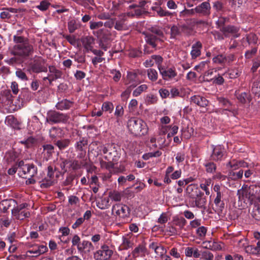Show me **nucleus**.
<instances>
[{
  "mask_svg": "<svg viewBox=\"0 0 260 260\" xmlns=\"http://www.w3.org/2000/svg\"><path fill=\"white\" fill-rule=\"evenodd\" d=\"M70 143L69 139H65L57 140L54 142V144L57 146L59 149L61 150L69 146Z\"/></svg>",
  "mask_w": 260,
  "mask_h": 260,
  "instance_id": "58836bf2",
  "label": "nucleus"
},
{
  "mask_svg": "<svg viewBox=\"0 0 260 260\" xmlns=\"http://www.w3.org/2000/svg\"><path fill=\"white\" fill-rule=\"evenodd\" d=\"M101 167L108 170L110 173H112L114 169V164L111 161L106 162L104 160L100 161Z\"/></svg>",
  "mask_w": 260,
  "mask_h": 260,
  "instance_id": "c03bdc74",
  "label": "nucleus"
},
{
  "mask_svg": "<svg viewBox=\"0 0 260 260\" xmlns=\"http://www.w3.org/2000/svg\"><path fill=\"white\" fill-rule=\"evenodd\" d=\"M210 183V180H206L204 182H202L200 184V187L205 191L207 195H209L210 194L208 186H209Z\"/></svg>",
  "mask_w": 260,
  "mask_h": 260,
  "instance_id": "4d7b16f0",
  "label": "nucleus"
},
{
  "mask_svg": "<svg viewBox=\"0 0 260 260\" xmlns=\"http://www.w3.org/2000/svg\"><path fill=\"white\" fill-rule=\"evenodd\" d=\"M47 247L45 245H36L33 247L32 249L27 250L26 254L28 256H29V254H34V255L32 256L37 257L44 253L47 251Z\"/></svg>",
  "mask_w": 260,
  "mask_h": 260,
  "instance_id": "412c9836",
  "label": "nucleus"
},
{
  "mask_svg": "<svg viewBox=\"0 0 260 260\" xmlns=\"http://www.w3.org/2000/svg\"><path fill=\"white\" fill-rule=\"evenodd\" d=\"M57 170L56 167L50 165L47 168V177L43 179L41 184L42 188H48L54 183V172Z\"/></svg>",
  "mask_w": 260,
  "mask_h": 260,
  "instance_id": "1a4fd4ad",
  "label": "nucleus"
},
{
  "mask_svg": "<svg viewBox=\"0 0 260 260\" xmlns=\"http://www.w3.org/2000/svg\"><path fill=\"white\" fill-rule=\"evenodd\" d=\"M109 199L104 198L101 202L97 203V207L102 210L108 209L110 207Z\"/></svg>",
  "mask_w": 260,
  "mask_h": 260,
  "instance_id": "49530a36",
  "label": "nucleus"
},
{
  "mask_svg": "<svg viewBox=\"0 0 260 260\" xmlns=\"http://www.w3.org/2000/svg\"><path fill=\"white\" fill-rule=\"evenodd\" d=\"M189 204L192 207H197L199 208H203L205 207L206 204V198L204 196V194L202 191L200 193L197 194V196H194V198H191L190 199Z\"/></svg>",
  "mask_w": 260,
  "mask_h": 260,
  "instance_id": "9d476101",
  "label": "nucleus"
},
{
  "mask_svg": "<svg viewBox=\"0 0 260 260\" xmlns=\"http://www.w3.org/2000/svg\"><path fill=\"white\" fill-rule=\"evenodd\" d=\"M145 35V40L146 43L151 46L153 48H155L159 42H162L160 39L155 37L153 34H150V32H144Z\"/></svg>",
  "mask_w": 260,
  "mask_h": 260,
  "instance_id": "6ab92c4d",
  "label": "nucleus"
},
{
  "mask_svg": "<svg viewBox=\"0 0 260 260\" xmlns=\"http://www.w3.org/2000/svg\"><path fill=\"white\" fill-rule=\"evenodd\" d=\"M28 206L27 203H22L19 205L17 204L16 206L12 209V216L18 220H23L30 216V213L26 209V207Z\"/></svg>",
  "mask_w": 260,
  "mask_h": 260,
  "instance_id": "39448f33",
  "label": "nucleus"
},
{
  "mask_svg": "<svg viewBox=\"0 0 260 260\" xmlns=\"http://www.w3.org/2000/svg\"><path fill=\"white\" fill-rule=\"evenodd\" d=\"M73 103L67 99L63 100L58 102L56 105V108L59 110L69 109L72 106Z\"/></svg>",
  "mask_w": 260,
  "mask_h": 260,
  "instance_id": "473e14b6",
  "label": "nucleus"
},
{
  "mask_svg": "<svg viewBox=\"0 0 260 260\" xmlns=\"http://www.w3.org/2000/svg\"><path fill=\"white\" fill-rule=\"evenodd\" d=\"M222 194L221 192L217 193L216 197L214 200V203L216 206L218 208V210L220 211H222L224 208V204L222 201H221Z\"/></svg>",
  "mask_w": 260,
  "mask_h": 260,
  "instance_id": "4c0bfd02",
  "label": "nucleus"
},
{
  "mask_svg": "<svg viewBox=\"0 0 260 260\" xmlns=\"http://www.w3.org/2000/svg\"><path fill=\"white\" fill-rule=\"evenodd\" d=\"M191 102L201 107H206L208 105L209 101L205 98L199 95H195L191 97Z\"/></svg>",
  "mask_w": 260,
  "mask_h": 260,
  "instance_id": "393cba45",
  "label": "nucleus"
},
{
  "mask_svg": "<svg viewBox=\"0 0 260 260\" xmlns=\"http://www.w3.org/2000/svg\"><path fill=\"white\" fill-rule=\"evenodd\" d=\"M49 72L51 81H54L57 79L60 78L62 75V72L57 69L54 66L49 67Z\"/></svg>",
  "mask_w": 260,
  "mask_h": 260,
  "instance_id": "c756f323",
  "label": "nucleus"
},
{
  "mask_svg": "<svg viewBox=\"0 0 260 260\" xmlns=\"http://www.w3.org/2000/svg\"><path fill=\"white\" fill-rule=\"evenodd\" d=\"M87 145V141L84 138L77 142L76 144L75 147L77 150L82 151L84 150L83 147Z\"/></svg>",
  "mask_w": 260,
  "mask_h": 260,
  "instance_id": "5fc2aeb1",
  "label": "nucleus"
},
{
  "mask_svg": "<svg viewBox=\"0 0 260 260\" xmlns=\"http://www.w3.org/2000/svg\"><path fill=\"white\" fill-rule=\"evenodd\" d=\"M93 34L100 40L107 38L109 31L106 28H101L97 30L93 31Z\"/></svg>",
  "mask_w": 260,
  "mask_h": 260,
  "instance_id": "72a5a7b5",
  "label": "nucleus"
},
{
  "mask_svg": "<svg viewBox=\"0 0 260 260\" xmlns=\"http://www.w3.org/2000/svg\"><path fill=\"white\" fill-rule=\"evenodd\" d=\"M239 27L232 25H228L220 29V30L223 33L225 37H228L230 35H232L234 38H238L240 36V34L239 33Z\"/></svg>",
  "mask_w": 260,
  "mask_h": 260,
  "instance_id": "ddd939ff",
  "label": "nucleus"
},
{
  "mask_svg": "<svg viewBox=\"0 0 260 260\" xmlns=\"http://www.w3.org/2000/svg\"><path fill=\"white\" fill-rule=\"evenodd\" d=\"M230 20V19L227 17H220L219 18L218 21L216 22V24H217L218 26L220 29L223 27L226 26V25H225V23L226 22H229Z\"/></svg>",
  "mask_w": 260,
  "mask_h": 260,
  "instance_id": "69168bd1",
  "label": "nucleus"
},
{
  "mask_svg": "<svg viewBox=\"0 0 260 260\" xmlns=\"http://www.w3.org/2000/svg\"><path fill=\"white\" fill-rule=\"evenodd\" d=\"M152 10L156 11L159 17L171 16L172 13L168 11L164 10L161 7H152Z\"/></svg>",
  "mask_w": 260,
  "mask_h": 260,
  "instance_id": "e433bc0d",
  "label": "nucleus"
},
{
  "mask_svg": "<svg viewBox=\"0 0 260 260\" xmlns=\"http://www.w3.org/2000/svg\"><path fill=\"white\" fill-rule=\"evenodd\" d=\"M18 167L21 170L23 174L27 177H34L38 173L37 167L33 164H25L23 160L18 162Z\"/></svg>",
  "mask_w": 260,
  "mask_h": 260,
  "instance_id": "423d86ee",
  "label": "nucleus"
},
{
  "mask_svg": "<svg viewBox=\"0 0 260 260\" xmlns=\"http://www.w3.org/2000/svg\"><path fill=\"white\" fill-rule=\"evenodd\" d=\"M16 76L22 81H27L28 78L26 76L25 73H24L21 69H18L16 71Z\"/></svg>",
  "mask_w": 260,
  "mask_h": 260,
  "instance_id": "052dcab7",
  "label": "nucleus"
},
{
  "mask_svg": "<svg viewBox=\"0 0 260 260\" xmlns=\"http://www.w3.org/2000/svg\"><path fill=\"white\" fill-rule=\"evenodd\" d=\"M6 121L8 124L10 125L13 127L15 128L18 125L17 119L12 115L7 116Z\"/></svg>",
  "mask_w": 260,
  "mask_h": 260,
  "instance_id": "603ef678",
  "label": "nucleus"
},
{
  "mask_svg": "<svg viewBox=\"0 0 260 260\" xmlns=\"http://www.w3.org/2000/svg\"><path fill=\"white\" fill-rule=\"evenodd\" d=\"M81 41L86 52L90 51L93 48L95 39L92 36H87L81 38Z\"/></svg>",
  "mask_w": 260,
  "mask_h": 260,
  "instance_id": "a211bd4d",
  "label": "nucleus"
},
{
  "mask_svg": "<svg viewBox=\"0 0 260 260\" xmlns=\"http://www.w3.org/2000/svg\"><path fill=\"white\" fill-rule=\"evenodd\" d=\"M226 61V58L223 54H219L213 58L214 63L222 64Z\"/></svg>",
  "mask_w": 260,
  "mask_h": 260,
  "instance_id": "3c124183",
  "label": "nucleus"
},
{
  "mask_svg": "<svg viewBox=\"0 0 260 260\" xmlns=\"http://www.w3.org/2000/svg\"><path fill=\"white\" fill-rule=\"evenodd\" d=\"M118 17L119 19L115 20L114 22V28L118 31L126 29L127 25L125 22L127 18H124V15H119Z\"/></svg>",
  "mask_w": 260,
  "mask_h": 260,
  "instance_id": "4be33fe9",
  "label": "nucleus"
},
{
  "mask_svg": "<svg viewBox=\"0 0 260 260\" xmlns=\"http://www.w3.org/2000/svg\"><path fill=\"white\" fill-rule=\"evenodd\" d=\"M16 154L15 153L11 152L7 153L5 156V158L8 164L16 160Z\"/></svg>",
  "mask_w": 260,
  "mask_h": 260,
  "instance_id": "864d4df0",
  "label": "nucleus"
},
{
  "mask_svg": "<svg viewBox=\"0 0 260 260\" xmlns=\"http://www.w3.org/2000/svg\"><path fill=\"white\" fill-rule=\"evenodd\" d=\"M147 32H150V34H153L155 37H157L163 41L164 34L162 29L157 26H153L148 28Z\"/></svg>",
  "mask_w": 260,
  "mask_h": 260,
  "instance_id": "7c9ffc66",
  "label": "nucleus"
},
{
  "mask_svg": "<svg viewBox=\"0 0 260 260\" xmlns=\"http://www.w3.org/2000/svg\"><path fill=\"white\" fill-rule=\"evenodd\" d=\"M63 135L62 129L58 127H52L49 131V136L54 142L57 138H61Z\"/></svg>",
  "mask_w": 260,
  "mask_h": 260,
  "instance_id": "a878e982",
  "label": "nucleus"
},
{
  "mask_svg": "<svg viewBox=\"0 0 260 260\" xmlns=\"http://www.w3.org/2000/svg\"><path fill=\"white\" fill-rule=\"evenodd\" d=\"M86 162H84V160H83L80 162H79L78 160H69L68 167L69 168H71L73 170H76L79 169L81 167V166H85L86 165Z\"/></svg>",
  "mask_w": 260,
  "mask_h": 260,
  "instance_id": "f704fd0d",
  "label": "nucleus"
},
{
  "mask_svg": "<svg viewBox=\"0 0 260 260\" xmlns=\"http://www.w3.org/2000/svg\"><path fill=\"white\" fill-rule=\"evenodd\" d=\"M102 109L103 111L111 113L114 109V105L111 102H105L102 105Z\"/></svg>",
  "mask_w": 260,
  "mask_h": 260,
  "instance_id": "a18cd8bd",
  "label": "nucleus"
},
{
  "mask_svg": "<svg viewBox=\"0 0 260 260\" xmlns=\"http://www.w3.org/2000/svg\"><path fill=\"white\" fill-rule=\"evenodd\" d=\"M78 28V25L74 20H72L68 23V29L70 33H73Z\"/></svg>",
  "mask_w": 260,
  "mask_h": 260,
  "instance_id": "338daca9",
  "label": "nucleus"
},
{
  "mask_svg": "<svg viewBox=\"0 0 260 260\" xmlns=\"http://www.w3.org/2000/svg\"><path fill=\"white\" fill-rule=\"evenodd\" d=\"M19 32L17 35L13 36L15 45L11 49L10 53L20 58L26 59L34 53V47L27 38L19 36Z\"/></svg>",
  "mask_w": 260,
  "mask_h": 260,
  "instance_id": "f257e3e1",
  "label": "nucleus"
},
{
  "mask_svg": "<svg viewBox=\"0 0 260 260\" xmlns=\"http://www.w3.org/2000/svg\"><path fill=\"white\" fill-rule=\"evenodd\" d=\"M182 137L186 139H189L193 133L192 127H189L187 126L186 128H183L181 131Z\"/></svg>",
  "mask_w": 260,
  "mask_h": 260,
  "instance_id": "a19ab883",
  "label": "nucleus"
},
{
  "mask_svg": "<svg viewBox=\"0 0 260 260\" xmlns=\"http://www.w3.org/2000/svg\"><path fill=\"white\" fill-rule=\"evenodd\" d=\"M43 157L46 160L52 157L53 154L55 153V148L54 146L51 144H45L43 146Z\"/></svg>",
  "mask_w": 260,
  "mask_h": 260,
  "instance_id": "b1692460",
  "label": "nucleus"
},
{
  "mask_svg": "<svg viewBox=\"0 0 260 260\" xmlns=\"http://www.w3.org/2000/svg\"><path fill=\"white\" fill-rule=\"evenodd\" d=\"M146 247L142 244L139 245L132 252L133 257L136 258L139 256H143L146 253Z\"/></svg>",
  "mask_w": 260,
  "mask_h": 260,
  "instance_id": "2f4dec72",
  "label": "nucleus"
},
{
  "mask_svg": "<svg viewBox=\"0 0 260 260\" xmlns=\"http://www.w3.org/2000/svg\"><path fill=\"white\" fill-rule=\"evenodd\" d=\"M251 215L255 220L260 221V205L253 206Z\"/></svg>",
  "mask_w": 260,
  "mask_h": 260,
  "instance_id": "79ce46f5",
  "label": "nucleus"
},
{
  "mask_svg": "<svg viewBox=\"0 0 260 260\" xmlns=\"http://www.w3.org/2000/svg\"><path fill=\"white\" fill-rule=\"evenodd\" d=\"M94 249L92 243L89 241L84 240L81 242L77 250L82 254L89 255Z\"/></svg>",
  "mask_w": 260,
  "mask_h": 260,
  "instance_id": "4468645a",
  "label": "nucleus"
},
{
  "mask_svg": "<svg viewBox=\"0 0 260 260\" xmlns=\"http://www.w3.org/2000/svg\"><path fill=\"white\" fill-rule=\"evenodd\" d=\"M75 178V176L73 174H69L65 180L63 182L62 184L64 186H68L71 185L72 182Z\"/></svg>",
  "mask_w": 260,
  "mask_h": 260,
  "instance_id": "774afa93",
  "label": "nucleus"
},
{
  "mask_svg": "<svg viewBox=\"0 0 260 260\" xmlns=\"http://www.w3.org/2000/svg\"><path fill=\"white\" fill-rule=\"evenodd\" d=\"M204 247L206 249H209L211 250H218L221 249V246L215 242L212 241H205L203 243Z\"/></svg>",
  "mask_w": 260,
  "mask_h": 260,
  "instance_id": "c9c22d12",
  "label": "nucleus"
},
{
  "mask_svg": "<svg viewBox=\"0 0 260 260\" xmlns=\"http://www.w3.org/2000/svg\"><path fill=\"white\" fill-rule=\"evenodd\" d=\"M30 69L34 73H40L47 71V68L44 66V60L40 57L35 59L30 64Z\"/></svg>",
  "mask_w": 260,
  "mask_h": 260,
  "instance_id": "f8f14e48",
  "label": "nucleus"
},
{
  "mask_svg": "<svg viewBox=\"0 0 260 260\" xmlns=\"http://www.w3.org/2000/svg\"><path fill=\"white\" fill-rule=\"evenodd\" d=\"M112 213L120 219H125L129 216L130 210L125 205L116 204L112 207Z\"/></svg>",
  "mask_w": 260,
  "mask_h": 260,
  "instance_id": "0eeeda50",
  "label": "nucleus"
},
{
  "mask_svg": "<svg viewBox=\"0 0 260 260\" xmlns=\"http://www.w3.org/2000/svg\"><path fill=\"white\" fill-rule=\"evenodd\" d=\"M152 58H153L155 63L157 65V68L159 70L162 68L164 67L162 66L161 64L163 61V58L160 55H152Z\"/></svg>",
  "mask_w": 260,
  "mask_h": 260,
  "instance_id": "13d9d810",
  "label": "nucleus"
},
{
  "mask_svg": "<svg viewBox=\"0 0 260 260\" xmlns=\"http://www.w3.org/2000/svg\"><path fill=\"white\" fill-rule=\"evenodd\" d=\"M148 86L146 84H142L137 87L133 92V95L137 97L140 95L143 92L146 91Z\"/></svg>",
  "mask_w": 260,
  "mask_h": 260,
  "instance_id": "ea45409f",
  "label": "nucleus"
},
{
  "mask_svg": "<svg viewBox=\"0 0 260 260\" xmlns=\"http://www.w3.org/2000/svg\"><path fill=\"white\" fill-rule=\"evenodd\" d=\"M206 170L208 173H213L215 172L216 169V165L213 162H207L204 164Z\"/></svg>",
  "mask_w": 260,
  "mask_h": 260,
  "instance_id": "8fccbe9b",
  "label": "nucleus"
},
{
  "mask_svg": "<svg viewBox=\"0 0 260 260\" xmlns=\"http://www.w3.org/2000/svg\"><path fill=\"white\" fill-rule=\"evenodd\" d=\"M147 76L149 80L151 81H155L158 78L157 71L154 69H149L147 71Z\"/></svg>",
  "mask_w": 260,
  "mask_h": 260,
  "instance_id": "37998d69",
  "label": "nucleus"
},
{
  "mask_svg": "<svg viewBox=\"0 0 260 260\" xmlns=\"http://www.w3.org/2000/svg\"><path fill=\"white\" fill-rule=\"evenodd\" d=\"M140 83L138 78V75L136 73L128 72H127L126 79L124 81V84L129 85V87L132 88L136 87L137 85Z\"/></svg>",
  "mask_w": 260,
  "mask_h": 260,
  "instance_id": "2eb2a0df",
  "label": "nucleus"
},
{
  "mask_svg": "<svg viewBox=\"0 0 260 260\" xmlns=\"http://www.w3.org/2000/svg\"><path fill=\"white\" fill-rule=\"evenodd\" d=\"M12 219L8 217L4 216L0 219V223L2 226L8 228L11 224Z\"/></svg>",
  "mask_w": 260,
  "mask_h": 260,
  "instance_id": "0e129e2a",
  "label": "nucleus"
},
{
  "mask_svg": "<svg viewBox=\"0 0 260 260\" xmlns=\"http://www.w3.org/2000/svg\"><path fill=\"white\" fill-rule=\"evenodd\" d=\"M210 4L208 2H204L195 8L196 13L204 16L210 15Z\"/></svg>",
  "mask_w": 260,
  "mask_h": 260,
  "instance_id": "dca6fc26",
  "label": "nucleus"
},
{
  "mask_svg": "<svg viewBox=\"0 0 260 260\" xmlns=\"http://www.w3.org/2000/svg\"><path fill=\"white\" fill-rule=\"evenodd\" d=\"M36 139L32 137H29L25 141H21L22 144H24L27 148L32 147L36 143Z\"/></svg>",
  "mask_w": 260,
  "mask_h": 260,
  "instance_id": "e2e57ef3",
  "label": "nucleus"
},
{
  "mask_svg": "<svg viewBox=\"0 0 260 260\" xmlns=\"http://www.w3.org/2000/svg\"><path fill=\"white\" fill-rule=\"evenodd\" d=\"M69 119V116L67 114L60 113L56 111H50L47 114L46 121L51 124L66 123Z\"/></svg>",
  "mask_w": 260,
  "mask_h": 260,
  "instance_id": "20e7f679",
  "label": "nucleus"
},
{
  "mask_svg": "<svg viewBox=\"0 0 260 260\" xmlns=\"http://www.w3.org/2000/svg\"><path fill=\"white\" fill-rule=\"evenodd\" d=\"M202 48V44L200 41H198L192 45L191 51L190 52V54L192 59L196 58L201 55V50Z\"/></svg>",
  "mask_w": 260,
  "mask_h": 260,
  "instance_id": "cd10ccee",
  "label": "nucleus"
},
{
  "mask_svg": "<svg viewBox=\"0 0 260 260\" xmlns=\"http://www.w3.org/2000/svg\"><path fill=\"white\" fill-rule=\"evenodd\" d=\"M103 152L107 154L105 158L108 160H115V157L117 154V152L115 148V146L112 144H109L102 148Z\"/></svg>",
  "mask_w": 260,
  "mask_h": 260,
  "instance_id": "9b49d317",
  "label": "nucleus"
},
{
  "mask_svg": "<svg viewBox=\"0 0 260 260\" xmlns=\"http://www.w3.org/2000/svg\"><path fill=\"white\" fill-rule=\"evenodd\" d=\"M17 205V202L15 200L9 199L4 200L0 203V209L4 212L11 208H14Z\"/></svg>",
  "mask_w": 260,
  "mask_h": 260,
  "instance_id": "5701e85b",
  "label": "nucleus"
},
{
  "mask_svg": "<svg viewBox=\"0 0 260 260\" xmlns=\"http://www.w3.org/2000/svg\"><path fill=\"white\" fill-rule=\"evenodd\" d=\"M174 224L179 226L180 229L184 228L186 223V220L183 218H175L173 220Z\"/></svg>",
  "mask_w": 260,
  "mask_h": 260,
  "instance_id": "de8ad7c7",
  "label": "nucleus"
},
{
  "mask_svg": "<svg viewBox=\"0 0 260 260\" xmlns=\"http://www.w3.org/2000/svg\"><path fill=\"white\" fill-rule=\"evenodd\" d=\"M239 201L246 204L251 205L253 202L260 199V186L251 185L242 187L238 191Z\"/></svg>",
  "mask_w": 260,
  "mask_h": 260,
  "instance_id": "f03ea898",
  "label": "nucleus"
},
{
  "mask_svg": "<svg viewBox=\"0 0 260 260\" xmlns=\"http://www.w3.org/2000/svg\"><path fill=\"white\" fill-rule=\"evenodd\" d=\"M186 192L189 198H194L197 194L200 193L201 191L199 189L198 185L194 184H191L187 186Z\"/></svg>",
  "mask_w": 260,
  "mask_h": 260,
  "instance_id": "bb28decb",
  "label": "nucleus"
},
{
  "mask_svg": "<svg viewBox=\"0 0 260 260\" xmlns=\"http://www.w3.org/2000/svg\"><path fill=\"white\" fill-rule=\"evenodd\" d=\"M127 127L128 131L136 136L146 135L148 129L146 123L142 119L135 117L128 119Z\"/></svg>",
  "mask_w": 260,
  "mask_h": 260,
  "instance_id": "7ed1b4c3",
  "label": "nucleus"
},
{
  "mask_svg": "<svg viewBox=\"0 0 260 260\" xmlns=\"http://www.w3.org/2000/svg\"><path fill=\"white\" fill-rule=\"evenodd\" d=\"M159 71L163 79L165 80L173 78L177 76V73L174 68H169L166 70L164 67H163Z\"/></svg>",
  "mask_w": 260,
  "mask_h": 260,
  "instance_id": "aec40b11",
  "label": "nucleus"
},
{
  "mask_svg": "<svg viewBox=\"0 0 260 260\" xmlns=\"http://www.w3.org/2000/svg\"><path fill=\"white\" fill-rule=\"evenodd\" d=\"M89 27L91 30L99 29L101 28L104 24L102 21H90Z\"/></svg>",
  "mask_w": 260,
  "mask_h": 260,
  "instance_id": "bf43d9fd",
  "label": "nucleus"
},
{
  "mask_svg": "<svg viewBox=\"0 0 260 260\" xmlns=\"http://www.w3.org/2000/svg\"><path fill=\"white\" fill-rule=\"evenodd\" d=\"M133 88L128 86L126 89L122 92L121 98L123 101H126L128 99Z\"/></svg>",
  "mask_w": 260,
  "mask_h": 260,
  "instance_id": "6e6d98bb",
  "label": "nucleus"
},
{
  "mask_svg": "<svg viewBox=\"0 0 260 260\" xmlns=\"http://www.w3.org/2000/svg\"><path fill=\"white\" fill-rule=\"evenodd\" d=\"M225 149L223 146L217 145L213 147L211 155L213 160L218 161L221 160L225 153Z\"/></svg>",
  "mask_w": 260,
  "mask_h": 260,
  "instance_id": "f3484780",
  "label": "nucleus"
},
{
  "mask_svg": "<svg viewBox=\"0 0 260 260\" xmlns=\"http://www.w3.org/2000/svg\"><path fill=\"white\" fill-rule=\"evenodd\" d=\"M251 91L254 94L260 92V77H258L256 80L253 82L251 88Z\"/></svg>",
  "mask_w": 260,
  "mask_h": 260,
  "instance_id": "09e8293b",
  "label": "nucleus"
},
{
  "mask_svg": "<svg viewBox=\"0 0 260 260\" xmlns=\"http://www.w3.org/2000/svg\"><path fill=\"white\" fill-rule=\"evenodd\" d=\"M213 254L209 251H205L201 253V258L203 260H213Z\"/></svg>",
  "mask_w": 260,
  "mask_h": 260,
  "instance_id": "680f3d73",
  "label": "nucleus"
},
{
  "mask_svg": "<svg viewBox=\"0 0 260 260\" xmlns=\"http://www.w3.org/2000/svg\"><path fill=\"white\" fill-rule=\"evenodd\" d=\"M113 251L107 245H102L100 249L93 253V258L95 260H108L110 258Z\"/></svg>",
  "mask_w": 260,
  "mask_h": 260,
  "instance_id": "6e6552de",
  "label": "nucleus"
},
{
  "mask_svg": "<svg viewBox=\"0 0 260 260\" xmlns=\"http://www.w3.org/2000/svg\"><path fill=\"white\" fill-rule=\"evenodd\" d=\"M122 240V243L119 247V250H127L133 246V243L131 237L128 235L126 236H123Z\"/></svg>",
  "mask_w": 260,
  "mask_h": 260,
  "instance_id": "c85d7f7f",
  "label": "nucleus"
}]
</instances>
